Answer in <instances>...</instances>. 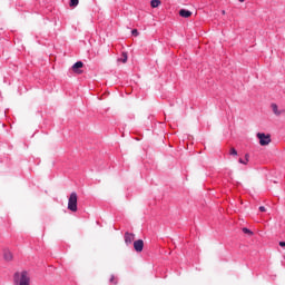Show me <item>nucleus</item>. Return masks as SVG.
<instances>
[{
    "label": "nucleus",
    "instance_id": "1",
    "mask_svg": "<svg viewBox=\"0 0 285 285\" xmlns=\"http://www.w3.org/2000/svg\"><path fill=\"white\" fill-rule=\"evenodd\" d=\"M14 283L19 285H30V275L27 271L14 274Z\"/></svg>",
    "mask_w": 285,
    "mask_h": 285
},
{
    "label": "nucleus",
    "instance_id": "2",
    "mask_svg": "<svg viewBox=\"0 0 285 285\" xmlns=\"http://www.w3.org/2000/svg\"><path fill=\"white\" fill-rule=\"evenodd\" d=\"M68 210L77 213V193H71L68 199Z\"/></svg>",
    "mask_w": 285,
    "mask_h": 285
},
{
    "label": "nucleus",
    "instance_id": "3",
    "mask_svg": "<svg viewBox=\"0 0 285 285\" xmlns=\"http://www.w3.org/2000/svg\"><path fill=\"white\" fill-rule=\"evenodd\" d=\"M256 137H257V139H259V145L261 146H268V144H271V136L269 135L258 132L256 135Z\"/></svg>",
    "mask_w": 285,
    "mask_h": 285
},
{
    "label": "nucleus",
    "instance_id": "4",
    "mask_svg": "<svg viewBox=\"0 0 285 285\" xmlns=\"http://www.w3.org/2000/svg\"><path fill=\"white\" fill-rule=\"evenodd\" d=\"M272 110H273L274 115H276V117H279V116L284 115V112H285L284 108H279L277 106V104H272Z\"/></svg>",
    "mask_w": 285,
    "mask_h": 285
},
{
    "label": "nucleus",
    "instance_id": "5",
    "mask_svg": "<svg viewBox=\"0 0 285 285\" xmlns=\"http://www.w3.org/2000/svg\"><path fill=\"white\" fill-rule=\"evenodd\" d=\"M134 248L136 253H141V250H144V240L142 239L135 240Z\"/></svg>",
    "mask_w": 285,
    "mask_h": 285
},
{
    "label": "nucleus",
    "instance_id": "6",
    "mask_svg": "<svg viewBox=\"0 0 285 285\" xmlns=\"http://www.w3.org/2000/svg\"><path fill=\"white\" fill-rule=\"evenodd\" d=\"M135 242V235L130 234V233H126L125 234V244H127V246H130V244H132Z\"/></svg>",
    "mask_w": 285,
    "mask_h": 285
},
{
    "label": "nucleus",
    "instance_id": "7",
    "mask_svg": "<svg viewBox=\"0 0 285 285\" xmlns=\"http://www.w3.org/2000/svg\"><path fill=\"white\" fill-rule=\"evenodd\" d=\"M80 68H83V62H81V61H77L72 66L73 72H77L78 75H81V70H79Z\"/></svg>",
    "mask_w": 285,
    "mask_h": 285
},
{
    "label": "nucleus",
    "instance_id": "8",
    "mask_svg": "<svg viewBox=\"0 0 285 285\" xmlns=\"http://www.w3.org/2000/svg\"><path fill=\"white\" fill-rule=\"evenodd\" d=\"M3 257H4L6 262H12V259H13L12 252H10V249H4Z\"/></svg>",
    "mask_w": 285,
    "mask_h": 285
},
{
    "label": "nucleus",
    "instance_id": "9",
    "mask_svg": "<svg viewBox=\"0 0 285 285\" xmlns=\"http://www.w3.org/2000/svg\"><path fill=\"white\" fill-rule=\"evenodd\" d=\"M179 14H180L184 19H188L189 17L193 16V12H190V11H188V10H186V9H181V10L179 11Z\"/></svg>",
    "mask_w": 285,
    "mask_h": 285
},
{
    "label": "nucleus",
    "instance_id": "10",
    "mask_svg": "<svg viewBox=\"0 0 285 285\" xmlns=\"http://www.w3.org/2000/svg\"><path fill=\"white\" fill-rule=\"evenodd\" d=\"M150 6H151V8H159V6H161V1L151 0Z\"/></svg>",
    "mask_w": 285,
    "mask_h": 285
},
{
    "label": "nucleus",
    "instance_id": "11",
    "mask_svg": "<svg viewBox=\"0 0 285 285\" xmlns=\"http://www.w3.org/2000/svg\"><path fill=\"white\" fill-rule=\"evenodd\" d=\"M69 6L70 8H77L79 6V0H70Z\"/></svg>",
    "mask_w": 285,
    "mask_h": 285
},
{
    "label": "nucleus",
    "instance_id": "12",
    "mask_svg": "<svg viewBox=\"0 0 285 285\" xmlns=\"http://www.w3.org/2000/svg\"><path fill=\"white\" fill-rule=\"evenodd\" d=\"M245 160L239 158V164H244V165H247L248 164V155L245 156Z\"/></svg>",
    "mask_w": 285,
    "mask_h": 285
},
{
    "label": "nucleus",
    "instance_id": "13",
    "mask_svg": "<svg viewBox=\"0 0 285 285\" xmlns=\"http://www.w3.org/2000/svg\"><path fill=\"white\" fill-rule=\"evenodd\" d=\"M120 61H122V63H126V61H128V55L122 53V58L120 59Z\"/></svg>",
    "mask_w": 285,
    "mask_h": 285
},
{
    "label": "nucleus",
    "instance_id": "14",
    "mask_svg": "<svg viewBox=\"0 0 285 285\" xmlns=\"http://www.w3.org/2000/svg\"><path fill=\"white\" fill-rule=\"evenodd\" d=\"M243 233H245V235H253V232L248 228H243Z\"/></svg>",
    "mask_w": 285,
    "mask_h": 285
},
{
    "label": "nucleus",
    "instance_id": "15",
    "mask_svg": "<svg viewBox=\"0 0 285 285\" xmlns=\"http://www.w3.org/2000/svg\"><path fill=\"white\" fill-rule=\"evenodd\" d=\"M229 155L237 156V149L236 148H232L230 151H229Z\"/></svg>",
    "mask_w": 285,
    "mask_h": 285
},
{
    "label": "nucleus",
    "instance_id": "16",
    "mask_svg": "<svg viewBox=\"0 0 285 285\" xmlns=\"http://www.w3.org/2000/svg\"><path fill=\"white\" fill-rule=\"evenodd\" d=\"M131 35H132L134 37H137V35H139V32L137 31V29H134V30L131 31Z\"/></svg>",
    "mask_w": 285,
    "mask_h": 285
},
{
    "label": "nucleus",
    "instance_id": "17",
    "mask_svg": "<svg viewBox=\"0 0 285 285\" xmlns=\"http://www.w3.org/2000/svg\"><path fill=\"white\" fill-rule=\"evenodd\" d=\"M259 210H261V213H266V207L261 206V207H259Z\"/></svg>",
    "mask_w": 285,
    "mask_h": 285
},
{
    "label": "nucleus",
    "instance_id": "18",
    "mask_svg": "<svg viewBox=\"0 0 285 285\" xmlns=\"http://www.w3.org/2000/svg\"><path fill=\"white\" fill-rule=\"evenodd\" d=\"M110 283L111 284H117V282H115V276L114 275L110 277Z\"/></svg>",
    "mask_w": 285,
    "mask_h": 285
},
{
    "label": "nucleus",
    "instance_id": "19",
    "mask_svg": "<svg viewBox=\"0 0 285 285\" xmlns=\"http://www.w3.org/2000/svg\"><path fill=\"white\" fill-rule=\"evenodd\" d=\"M279 246H282V248L285 247V242H279Z\"/></svg>",
    "mask_w": 285,
    "mask_h": 285
},
{
    "label": "nucleus",
    "instance_id": "20",
    "mask_svg": "<svg viewBox=\"0 0 285 285\" xmlns=\"http://www.w3.org/2000/svg\"><path fill=\"white\" fill-rule=\"evenodd\" d=\"M240 3H244V1H246V0H238Z\"/></svg>",
    "mask_w": 285,
    "mask_h": 285
},
{
    "label": "nucleus",
    "instance_id": "21",
    "mask_svg": "<svg viewBox=\"0 0 285 285\" xmlns=\"http://www.w3.org/2000/svg\"><path fill=\"white\" fill-rule=\"evenodd\" d=\"M222 14H226V11H225V10H223V11H222Z\"/></svg>",
    "mask_w": 285,
    "mask_h": 285
}]
</instances>
